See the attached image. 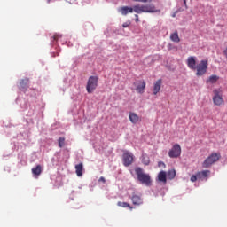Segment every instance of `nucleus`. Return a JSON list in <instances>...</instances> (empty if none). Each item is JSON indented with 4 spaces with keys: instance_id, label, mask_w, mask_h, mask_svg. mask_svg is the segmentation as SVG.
<instances>
[{
    "instance_id": "9",
    "label": "nucleus",
    "mask_w": 227,
    "mask_h": 227,
    "mask_svg": "<svg viewBox=\"0 0 227 227\" xmlns=\"http://www.w3.org/2000/svg\"><path fill=\"white\" fill-rule=\"evenodd\" d=\"M118 12L121 13V15H129V13H134L136 12V5L133 7H129V6H122L119 8Z\"/></svg>"
},
{
    "instance_id": "24",
    "label": "nucleus",
    "mask_w": 227,
    "mask_h": 227,
    "mask_svg": "<svg viewBox=\"0 0 227 227\" xmlns=\"http://www.w3.org/2000/svg\"><path fill=\"white\" fill-rule=\"evenodd\" d=\"M59 148H63V146H65V137L59 138Z\"/></svg>"
},
{
    "instance_id": "10",
    "label": "nucleus",
    "mask_w": 227,
    "mask_h": 227,
    "mask_svg": "<svg viewBox=\"0 0 227 227\" xmlns=\"http://www.w3.org/2000/svg\"><path fill=\"white\" fill-rule=\"evenodd\" d=\"M162 88V79L157 80L153 86V95H157Z\"/></svg>"
},
{
    "instance_id": "7",
    "label": "nucleus",
    "mask_w": 227,
    "mask_h": 227,
    "mask_svg": "<svg viewBox=\"0 0 227 227\" xmlns=\"http://www.w3.org/2000/svg\"><path fill=\"white\" fill-rule=\"evenodd\" d=\"M122 160H123V165L126 168H129V166L132 165L134 162V154L129 151H124L122 154Z\"/></svg>"
},
{
    "instance_id": "20",
    "label": "nucleus",
    "mask_w": 227,
    "mask_h": 227,
    "mask_svg": "<svg viewBox=\"0 0 227 227\" xmlns=\"http://www.w3.org/2000/svg\"><path fill=\"white\" fill-rule=\"evenodd\" d=\"M29 84V80L28 78H25L20 82V88L22 90L27 88V85Z\"/></svg>"
},
{
    "instance_id": "11",
    "label": "nucleus",
    "mask_w": 227,
    "mask_h": 227,
    "mask_svg": "<svg viewBox=\"0 0 227 227\" xmlns=\"http://www.w3.org/2000/svg\"><path fill=\"white\" fill-rule=\"evenodd\" d=\"M129 120L133 123V125H136V123H139V121H141V117L134 112H129Z\"/></svg>"
},
{
    "instance_id": "5",
    "label": "nucleus",
    "mask_w": 227,
    "mask_h": 227,
    "mask_svg": "<svg viewBox=\"0 0 227 227\" xmlns=\"http://www.w3.org/2000/svg\"><path fill=\"white\" fill-rule=\"evenodd\" d=\"M97 86H98V77L90 76L87 82V92L91 93L92 91H95V90H97Z\"/></svg>"
},
{
    "instance_id": "13",
    "label": "nucleus",
    "mask_w": 227,
    "mask_h": 227,
    "mask_svg": "<svg viewBox=\"0 0 227 227\" xmlns=\"http://www.w3.org/2000/svg\"><path fill=\"white\" fill-rule=\"evenodd\" d=\"M145 88H146V82L145 81H139L138 84L137 85L136 91L143 94L145 93Z\"/></svg>"
},
{
    "instance_id": "12",
    "label": "nucleus",
    "mask_w": 227,
    "mask_h": 227,
    "mask_svg": "<svg viewBox=\"0 0 227 227\" xmlns=\"http://www.w3.org/2000/svg\"><path fill=\"white\" fill-rule=\"evenodd\" d=\"M131 201L133 205H136L137 207H139L140 205H143V199L141 198V196L137 194L132 195Z\"/></svg>"
},
{
    "instance_id": "17",
    "label": "nucleus",
    "mask_w": 227,
    "mask_h": 227,
    "mask_svg": "<svg viewBox=\"0 0 227 227\" xmlns=\"http://www.w3.org/2000/svg\"><path fill=\"white\" fill-rule=\"evenodd\" d=\"M83 169H84V165L82 163H79L75 165V173L77 176H82Z\"/></svg>"
},
{
    "instance_id": "8",
    "label": "nucleus",
    "mask_w": 227,
    "mask_h": 227,
    "mask_svg": "<svg viewBox=\"0 0 227 227\" xmlns=\"http://www.w3.org/2000/svg\"><path fill=\"white\" fill-rule=\"evenodd\" d=\"M180 155H182V147H180V145L176 144L168 152V157H170V159H178Z\"/></svg>"
},
{
    "instance_id": "23",
    "label": "nucleus",
    "mask_w": 227,
    "mask_h": 227,
    "mask_svg": "<svg viewBox=\"0 0 227 227\" xmlns=\"http://www.w3.org/2000/svg\"><path fill=\"white\" fill-rule=\"evenodd\" d=\"M118 207H121V208H129V210H133L134 207L132 206H130V204L127 203V202H118L117 203Z\"/></svg>"
},
{
    "instance_id": "30",
    "label": "nucleus",
    "mask_w": 227,
    "mask_h": 227,
    "mask_svg": "<svg viewBox=\"0 0 227 227\" xmlns=\"http://www.w3.org/2000/svg\"><path fill=\"white\" fill-rule=\"evenodd\" d=\"M98 182H103V184H106V178H104L103 176H101L98 180Z\"/></svg>"
},
{
    "instance_id": "19",
    "label": "nucleus",
    "mask_w": 227,
    "mask_h": 227,
    "mask_svg": "<svg viewBox=\"0 0 227 227\" xmlns=\"http://www.w3.org/2000/svg\"><path fill=\"white\" fill-rule=\"evenodd\" d=\"M219 81V76L213 74L209 76L208 80H207V82H210V84H215Z\"/></svg>"
},
{
    "instance_id": "14",
    "label": "nucleus",
    "mask_w": 227,
    "mask_h": 227,
    "mask_svg": "<svg viewBox=\"0 0 227 227\" xmlns=\"http://www.w3.org/2000/svg\"><path fill=\"white\" fill-rule=\"evenodd\" d=\"M210 175V170H202L197 172V177L199 180H205V178H208Z\"/></svg>"
},
{
    "instance_id": "15",
    "label": "nucleus",
    "mask_w": 227,
    "mask_h": 227,
    "mask_svg": "<svg viewBox=\"0 0 227 227\" xmlns=\"http://www.w3.org/2000/svg\"><path fill=\"white\" fill-rule=\"evenodd\" d=\"M32 174L35 178H38L42 175V165H36L35 168H33Z\"/></svg>"
},
{
    "instance_id": "25",
    "label": "nucleus",
    "mask_w": 227,
    "mask_h": 227,
    "mask_svg": "<svg viewBox=\"0 0 227 227\" xmlns=\"http://www.w3.org/2000/svg\"><path fill=\"white\" fill-rule=\"evenodd\" d=\"M62 35H60V34H55L54 35H53V40H54V42H58V40H59V38H62Z\"/></svg>"
},
{
    "instance_id": "16",
    "label": "nucleus",
    "mask_w": 227,
    "mask_h": 227,
    "mask_svg": "<svg viewBox=\"0 0 227 227\" xmlns=\"http://www.w3.org/2000/svg\"><path fill=\"white\" fill-rule=\"evenodd\" d=\"M158 180L161 182L162 184H167L168 182V176L165 171H160L158 174Z\"/></svg>"
},
{
    "instance_id": "6",
    "label": "nucleus",
    "mask_w": 227,
    "mask_h": 227,
    "mask_svg": "<svg viewBox=\"0 0 227 227\" xmlns=\"http://www.w3.org/2000/svg\"><path fill=\"white\" fill-rule=\"evenodd\" d=\"M213 103L215 106H224V98H223V94L221 90L215 89L214 91Z\"/></svg>"
},
{
    "instance_id": "29",
    "label": "nucleus",
    "mask_w": 227,
    "mask_h": 227,
    "mask_svg": "<svg viewBox=\"0 0 227 227\" xmlns=\"http://www.w3.org/2000/svg\"><path fill=\"white\" fill-rule=\"evenodd\" d=\"M130 26V22H126L122 24V27H129Z\"/></svg>"
},
{
    "instance_id": "4",
    "label": "nucleus",
    "mask_w": 227,
    "mask_h": 227,
    "mask_svg": "<svg viewBox=\"0 0 227 227\" xmlns=\"http://www.w3.org/2000/svg\"><path fill=\"white\" fill-rule=\"evenodd\" d=\"M219 159H221V154L213 153L203 161L202 167L210 168V166H212V164H215Z\"/></svg>"
},
{
    "instance_id": "31",
    "label": "nucleus",
    "mask_w": 227,
    "mask_h": 227,
    "mask_svg": "<svg viewBox=\"0 0 227 227\" xmlns=\"http://www.w3.org/2000/svg\"><path fill=\"white\" fill-rule=\"evenodd\" d=\"M135 17H136L135 19L136 22H139V15L135 14Z\"/></svg>"
},
{
    "instance_id": "21",
    "label": "nucleus",
    "mask_w": 227,
    "mask_h": 227,
    "mask_svg": "<svg viewBox=\"0 0 227 227\" xmlns=\"http://www.w3.org/2000/svg\"><path fill=\"white\" fill-rule=\"evenodd\" d=\"M142 162L145 164V166H149L150 165V157L148 154L144 153L142 154Z\"/></svg>"
},
{
    "instance_id": "18",
    "label": "nucleus",
    "mask_w": 227,
    "mask_h": 227,
    "mask_svg": "<svg viewBox=\"0 0 227 227\" xmlns=\"http://www.w3.org/2000/svg\"><path fill=\"white\" fill-rule=\"evenodd\" d=\"M170 40L172 42H175L176 43H179L180 37L178 36V32H174L173 34H171Z\"/></svg>"
},
{
    "instance_id": "26",
    "label": "nucleus",
    "mask_w": 227,
    "mask_h": 227,
    "mask_svg": "<svg viewBox=\"0 0 227 227\" xmlns=\"http://www.w3.org/2000/svg\"><path fill=\"white\" fill-rule=\"evenodd\" d=\"M191 182H196V180H199L198 179V174L196 175H192L190 178Z\"/></svg>"
},
{
    "instance_id": "32",
    "label": "nucleus",
    "mask_w": 227,
    "mask_h": 227,
    "mask_svg": "<svg viewBox=\"0 0 227 227\" xmlns=\"http://www.w3.org/2000/svg\"><path fill=\"white\" fill-rule=\"evenodd\" d=\"M223 55H224L225 58L227 59V47H226V49L223 51Z\"/></svg>"
},
{
    "instance_id": "28",
    "label": "nucleus",
    "mask_w": 227,
    "mask_h": 227,
    "mask_svg": "<svg viewBox=\"0 0 227 227\" xmlns=\"http://www.w3.org/2000/svg\"><path fill=\"white\" fill-rule=\"evenodd\" d=\"M158 166H159V168H161V166H162L163 168H166V164H165L164 162H162V161H160V162L158 163Z\"/></svg>"
},
{
    "instance_id": "27",
    "label": "nucleus",
    "mask_w": 227,
    "mask_h": 227,
    "mask_svg": "<svg viewBox=\"0 0 227 227\" xmlns=\"http://www.w3.org/2000/svg\"><path fill=\"white\" fill-rule=\"evenodd\" d=\"M135 3H152L153 0H133Z\"/></svg>"
},
{
    "instance_id": "2",
    "label": "nucleus",
    "mask_w": 227,
    "mask_h": 227,
    "mask_svg": "<svg viewBox=\"0 0 227 227\" xmlns=\"http://www.w3.org/2000/svg\"><path fill=\"white\" fill-rule=\"evenodd\" d=\"M135 13H160V9L155 8L153 4H136L135 5Z\"/></svg>"
},
{
    "instance_id": "1",
    "label": "nucleus",
    "mask_w": 227,
    "mask_h": 227,
    "mask_svg": "<svg viewBox=\"0 0 227 227\" xmlns=\"http://www.w3.org/2000/svg\"><path fill=\"white\" fill-rule=\"evenodd\" d=\"M186 65L190 70H196V75L201 77L208 70V60L203 59L196 66V57L190 56L186 59Z\"/></svg>"
},
{
    "instance_id": "22",
    "label": "nucleus",
    "mask_w": 227,
    "mask_h": 227,
    "mask_svg": "<svg viewBox=\"0 0 227 227\" xmlns=\"http://www.w3.org/2000/svg\"><path fill=\"white\" fill-rule=\"evenodd\" d=\"M175 176H176V171L175 169H170L168 171L167 178H168V180H173Z\"/></svg>"
},
{
    "instance_id": "3",
    "label": "nucleus",
    "mask_w": 227,
    "mask_h": 227,
    "mask_svg": "<svg viewBox=\"0 0 227 227\" xmlns=\"http://www.w3.org/2000/svg\"><path fill=\"white\" fill-rule=\"evenodd\" d=\"M135 173L140 184H142L143 185H146L147 187H150L152 185V177L149 174L145 173L143 168H141L140 167H137L135 168Z\"/></svg>"
}]
</instances>
